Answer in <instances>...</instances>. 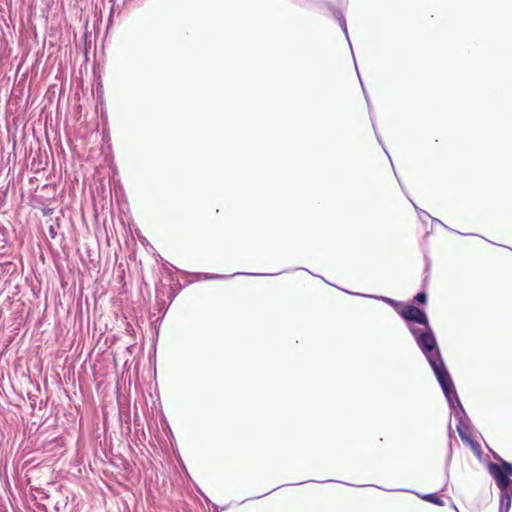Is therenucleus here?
I'll return each mask as SVG.
<instances>
[{
  "label": "nucleus",
  "instance_id": "9b49d317",
  "mask_svg": "<svg viewBox=\"0 0 512 512\" xmlns=\"http://www.w3.org/2000/svg\"><path fill=\"white\" fill-rule=\"evenodd\" d=\"M328 8L337 21L340 19V17H344V14L341 12V10L337 9L335 6L330 4Z\"/></svg>",
  "mask_w": 512,
  "mask_h": 512
},
{
  "label": "nucleus",
  "instance_id": "6ab92c4d",
  "mask_svg": "<svg viewBox=\"0 0 512 512\" xmlns=\"http://www.w3.org/2000/svg\"><path fill=\"white\" fill-rule=\"evenodd\" d=\"M424 277L422 280V286L425 289L428 286L429 280H430V271L428 273H423Z\"/></svg>",
  "mask_w": 512,
  "mask_h": 512
},
{
  "label": "nucleus",
  "instance_id": "f8f14e48",
  "mask_svg": "<svg viewBox=\"0 0 512 512\" xmlns=\"http://www.w3.org/2000/svg\"><path fill=\"white\" fill-rule=\"evenodd\" d=\"M430 218H431V220H432V222H433V223H437V224H439V225L443 226L444 228H446V229H447V230H449L450 232L460 234V232H459V231H456V230H454V229H452V228H449L448 226H446V225H445L442 221H440L439 219L434 218V217H430ZM461 235H465V234H464V233H461Z\"/></svg>",
  "mask_w": 512,
  "mask_h": 512
},
{
  "label": "nucleus",
  "instance_id": "dca6fc26",
  "mask_svg": "<svg viewBox=\"0 0 512 512\" xmlns=\"http://www.w3.org/2000/svg\"><path fill=\"white\" fill-rule=\"evenodd\" d=\"M160 259L162 262V267L165 270V272L170 273L171 269L174 268V266L170 264L168 261L164 260L163 258L160 257Z\"/></svg>",
  "mask_w": 512,
  "mask_h": 512
},
{
  "label": "nucleus",
  "instance_id": "c85d7f7f",
  "mask_svg": "<svg viewBox=\"0 0 512 512\" xmlns=\"http://www.w3.org/2000/svg\"><path fill=\"white\" fill-rule=\"evenodd\" d=\"M396 180L398 181V183H401V180L399 177H396Z\"/></svg>",
  "mask_w": 512,
  "mask_h": 512
},
{
  "label": "nucleus",
  "instance_id": "2eb2a0df",
  "mask_svg": "<svg viewBox=\"0 0 512 512\" xmlns=\"http://www.w3.org/2000/svg\"><path fill=\"white\" fill-rule=\"evenodd\" d=\"M411 203L413 204L418 216L420 218H422V216H426V217H431L430 214L428 212H426L425 210L419 208L418 206H416V204L410 199Z\"/></svg>",
  "mask_w": 512,
  "mask_h": 512
},
{
  "label": "nucleus",
  "instance_id": "393cba45",
  "mask_svg": "<svg viewBox=\"0 0 512 512\" xmlns=\"http://www.w3.org/2000/svg\"><path fill=\"white\" fill-rule=\"evenodd\" d=\"M272 493V490L267 491V493H264V496H267V494Z\"/></svg>",
  "mask_w": 512,
  "mask_h": 512
},
{
  "label": "nucleus",
  "instance_id": "20e7f679",
  "mask_svg": "<svg viewBox=\"0 0 512 512\" xmlns=\"http://www.w3.org/2000/svg\"><path fill=\"white\" fill-rule=\"evenodd\" d=\"M241 273H234L232 275H221V274H212V273H198L197 277L199 280H211V279H228L231 277H234L236 275H240ZM245 275L249 276H274L278 275L279 273H272V274H266V273H244Z\"/></svg>",
  "mask_w": 512,
  "mask_h": 512
},
{
  "label": "nucleus",
  "instance_id": "39448f33",
  "mask_svg": "<svg viewBox=\"0 0 512 512\" xmlns=\"http://www.w3.org/2000/svg\"><path fill=\"white\" fill-rule=\"evenodd\" d=\"M416 495L418 497H420L421 499L425 500V501H428L430 503H433L435 505H438V506H443L444 505V501L442 500V498L438 495L437 492L435 493H426V494H419V493H416Z\"/></svg>",
  "mask_w": 512,
  "mask_h": 512
},
{
  "label": "nucleus",
  "instance_id": "a211bd4d",
  "mask_svg": "<svg viewBox=\"0 0 512 512\" xmlns=\"http://www.w3.org/2000/svg\"><path fill=\"white\" fill-rule=\"evenodd\" d=\"M49 235L52 239H55L57 237V227L54 225H50L49 227Z\"/></svg>",
  "mask_w": 512,
  "mask_h": 512
},
{
  "label": "nucleus",
  "instance_id": "aec40b11",
  "mask_svg": "<svg viewBox=\"0 0 512 512\" xmlns=\"http://www.w3.org/2000/svg\"><path fill=\"white\" fill-rule=\"evenodd\" d=\"M113 13H114V4L111 7L110 14H109V17H108V26L112 23Z\"/></svg>",
  "mask_w": 512,
  "mask_h": 512
},
{
  "label": "nucleus",
  "instance_id": "f3484780",
  "mask_svg": "<svg viewBox=\"0 0 512 512\" xmlns=\"http://www.w3.org/2000/svg\"><path fill=\"white\" fill-rule=\"evenodd\" d=\"M424 262H425L424 273H428L431 269V259L426 254L424 255Z\"/></svg>",
  "mask_w": 512,
  "mask_h": 512
},
{
  "label": "nucleus",
  "instance_id": "bb28decb",
  "mask_svg": "<svg viewBox=\"0 0 512 512\" xmlns=\"http://www.w3.org/2000/svg\"><path fill=\"white\" fill-rule=\"evenodd\" d=\"M396 180L398 181V183H401V180L399 177H396Z\"/></svg>",
  "mask_w": 512,
  "mask_h": 512
},
{
  "label": "nucleus",
  "instance_id": "a878e982",
  "mask_svg": "<svg viewBox=\"0 0 512 512\" xmlns=\"http://www.w3.org/2000/svg\"><path fill=\"white\" fill-rule=\"evenodd\" d=\"M386 154L389 155L388 152ZM388 157H389V159H391L390 156H388ZM390 162H392V160H390ZM391 166H394V163H391Z\"/></svg>",
  "mask_w": 512,
  "mask_h": 512
},
{
  "label": "nucleus",
  "instance_id": "9d476101",
  "mask_svg": "<svg viewBox=\"0 0 512 512\" xmlns=\"http://www.w3.org/2000/svg\"><path fill=\"white\" fill-rule=\"evenodd\" d=\"M371 124H372V128L374 130V133H375V136L377 138L378 143L382 146V148L384 149L385 153H387V150H386V148L384 146L383 140H382V138L379 136V134L377 132L376 123H375V120H374L373 116H371Z\"/></svg>",
  "mask_w": 512,
  "mask_h": 512
},
{
  "label": "nucleus",
  "instance_id": "7ed1b4c3",
  "mask_svg": "<svg viewBox=\"0 0 512 512\" xmlns=\"http://www.w3.org/2000/svg\"><path fill=\"white\" fill-rule=\"evenodd\" d=\"M487 469L500 489L498 512H509L512 503V479L502 467L501 461L499 463L489 462Z\"/></svg>",
  "mask_w": 512,
  "mask_h": 512
},
{
  "label": "nucleus",
  "instance_id": "b1692460",
  "mask_svg": "<svg viewBox=\"0 0 512 512\" xmlns=\"http://www.w3.org/2000/svg\"><path fill=\"white\" fill-rule=\"evenodd\" d=\"M272 493V490L267 491V493H264V496H267V494Z\"/></svg>",
  "mask_w": 512,
  "mask_h": 512
},
{
  "label": "nucleus",
  "instance_id": "6e6552de",
  "mask_svg": "<svg viewBox=\"0 0 512 512\" xmlns=\"http://www.w3.org/2000/svg\"><path fill=\"white\" fill-rule=\"evenodd\" d=\"M494 458L498 461H501L502 467H504L505 471L507 472L509 478L512 477V464L508 461L502 459L498 454H494Z\"/></svg>",
  "mask_w": 512,
  "mask_h": 512
},
{
  "label": "nucleus",
  "instance_id": "1a4fd4ad",
  "mask_svg": "<svg viewBox=\"0 0 512 512\" xmlns=\"http://www.w3.org/2000/svg\"><path fill=\"white\" fill-rule=\"evenodd\" d=\"M338 23H339L342 31L345 34V37H346V39H347V41L349 43L350 49L352 50V45H351V42H350V39H349V35H348V29H347V23H346L345 16L344 17H340V19L338 20Z\"/></svg>",
  "mask_w": 512,
  "mask_h": 512
},
{
  "label": "nucleus",
  "instance_id": "5701e85b",
  "mask_svg": "<svg viewBox=\"0 0 512 512\" xmlns=\"http://www.w3.org/2000/svg\"><path fill=\"white\" fill-rule=\"evenodd\" d=\"M272 493V490L267 491V493H264V496H267V494Z\"/></svg>",
  "mask_w": 512,
  "mask_h": 512
},
{
  "label": "nucleus",
  "instance_id": "4be33fe9",
  "mask_svg": "<svg viewBox=\"0 0 512 512\" xmlns=\"http://www.w3.org/2000/svg\"><path fill=\"white\" fill-rule=\"evenodd\" d=\"M450 460H451V452L449 453V455H448V459H447V461H446V469L448 468V465H449V463H450Z\"/></svg>",
  "mask_w": 512,
  "mask_h": 512
},
{
  "label": "nucleus",
  "instance_id": "0eeeda50",
  "mask_svg": "<svg viewBox=\"0 0 512 512\" xmlns=\"http://www.w3.org/2000/svg\"><path fill=\"white\" fill-rule=\"evenodd\" d=\"M428 300V295L426 291L423 289L422 291L418 292L414 297L413 301L420 305H426Z\"/></svg>",
  "mask_w": 512,
  "mask_h": 512
},
{
  "label": "nucleus",
  "instance_id": "4468645a",
  "mask_svg": "<svg viewBox=\"0 0 512 512\" xmlns=\"http://www.w3.org/2000/svg\"><path fill=\"white\" fill-rule=\"evenodd\" d=\"M360 83H361V86H362V90H363V93H364V96H365V99H366V102H367V105H368V108H369V116H373L372 114V110H371V104H370V98L368 96V93L363 85V82L360 80Z\"/></svg>",
  "mask_w": 512,
  "mask_h": 512
},
{
  "label": "nucleus",
  "instance_id": "f257e3e1",
  "mask_svg": "<svg viewBox=\"0 0 512 512\" xmlns=\"http://www.w3.org/2000/svg\"><path fill=\"white\" fill-rule=\"evenodd\" d=\"M347 293L381 300L395 309L406 323L417 347L427 360L433 373L446 367L436 335L430 325L426 311L412 303L403 304L386 296L364 295L360 293Z\"/></svg>",
  "mask_w": 512,
  "mask_h": 512
},
{
  "label": "nucleus",
  "instance_id": "f03ea898",
  "mask_svg": "<svg viewBox=\"0 0 512 512\" xmlns=\"http://www.w3.org/2000/svg\"><path fill=\"white\" fill-rule=\"evenodd\" d=\"M434 375L447 400L451 414L454 415L457 420L456 429L460 439L465 444L469 445L474 455L480 459L483 451L480 444L471 436V430L473 428L472 422L459 399L455 384L447 366L435 372Z\"/></svg>",
  "mask_w": 512,
  "mask_h": 512
},
{
  "label": "nucleus",
  "instance_id": "ddd939ff",
  "mask_svg": "<svg viewBox=\"0 0 512 512\" xmlns=\"http://www.w3.org/2000/svg\"><path fill=\"white\" fill-rule=\"evenodd\" d=\"M360 83H361V86H362V90H363V93H364V96H365V99H366V102H367V105H368V108H369V116H373L372 114V110H371V104H370V98L368 96V93L363 85V82L360 80Z\"/></svg>",
  "mask_w": 512,
  "mask_h": 512
},
{
  "label": "nucleus",
  "instance_id": "423d86ee",
  "mask_svg": "<svg viewBox=\"0 0 512 512\" xmlns=\"http://www.w3.org/2000/svg\"><path fill=\"white\" fill-rule=\"evenodd\" d=\"M8 243V229L0 223V249H4Z\"/></svg>",
  "mask_w": 512,
  "mask_h": 512
},
{
  "label": "nucleus",
  "instance_id": "412c9836",
  "mask_svg": "<svg viewBox=\"0 0 512 512\" xmlns=\"http://www.w3.org/2000/svg\"><path fill=\"white\" fill-rule=\"evenodd\" d=\"M295 270H304V271H307L308 273H310L311 275L316 276V275H315V274H313L311 271H309L308 269L303 268V267L296 268Z\"/></svg>",
  "mask_w": 512,
  "mask_h": 512
},
{
  "label": "nucleus",
  "instance_id": "cd10ccee",
  "mask_svg": "<svg viewBox=\"0 0 512 512\" xmlns=\"http://www.w3.org/2000/svg\"><path fill=\"white\" fill-rule=\"evenodd\" d=\"M396 180L398 181V183H401V180L399 177H396Z\"/></svg>",
  "mask_w": 512,
  "mask_h": 512
}]
</instances>
